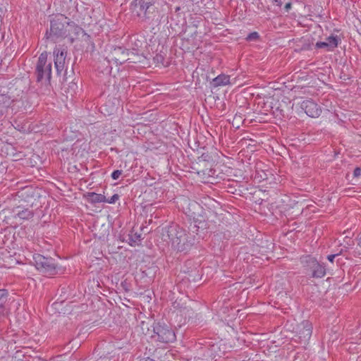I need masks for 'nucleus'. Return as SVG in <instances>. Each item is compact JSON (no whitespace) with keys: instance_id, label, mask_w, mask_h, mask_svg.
Segmentation results:
<instances>
[{"instance_id":"1","label":"nucleus","mask_w":361,"mask_h":361,"mask_svg":"<svg viewBox=\"0 0 361 361\" xmlns=\"http://www.w3.org/2000/svg\"><path fill=\"white\" fill-rule=\"evenodd\" d=\"M152 338L154 341L163 343H173L176 339L174 331L169 326L164 323H156L154 324Z\"/></svg>"},{"instance_id":"2","label":"nucleus","mask_w":361,"mask_h":361,"mask_svg":"<svg viewBox=\"0 0 361 361\" xmlns=\"http://www.w3.org/2000/svg\"><path fill=\"white\" fill-rule=\"evenodd\" d=\"M70 20L63 14H56L51 20L49 31L47 32V38L54 37L63 39L65 32L66 31V25L70 23Z\"/></svg>"},{"instance_id":"3","label":"nucleus","mask_w":361,"mask_h":361,"mask_svg":"<svg viewBox=\"0 0 361 361\" xmlns=\"http://www.w3.org/2000/svg\"><path fill=\"white\" fill-rule=\"evenodd\" d=\"M48 53L47 51L42 52L39 58L36 66V72L37 75V80L42 81L43 80L49 81L51 76V63L47 62Z\"/></svg>"},{"instance_id":"4","label":"nucleus","mask_w":361,"mask_h":361,"mask_svg":"<svg viewBox=\"0 0 361 361\" xmlns=\"http://www.w3.org/2000/svg\"><path fill=\"white\" fill-rule=\"evenodd\" d=\"M33 259L36 268L44 274L53 275L56 273V264L52 258L45 257L39 254H35L33 256Z\"/></svg>"},{"instance_id":"5","label":"nucleus","mask_w":361,"mask_h":361,"mask_svg":"<svg viewBox=\"0 0 361 361\" xmlns=\"http://www.w3.org/2000/svg\"><path fill=\"white\" fill-rule=\"evenodd\" d=\"M84 35V30L75 23L71 21L70 23L66 25V31L65 32L63 39H67L70 43H73Z\"/></svg>"},{"instance_id":"6","label":"nucleus","mask_w":361,"mask_h":361,"mask_svg":"<svg viewBox=\"0 0 361 361\" xmlns=\"http://www.w3.org/2000/svg\"><path fill=\"white\" fill-rule=\"evenodd\" d=\"M300 107L310 117L317 118L322 113L321 108L312 100H304L300 104Z\"/></svg>"},{"instance_id":"7","label":"nucleus","mask_w":361,"mask_h":361,"mask_svg":"<svg viewBox=\"0 0 361 361\" xmlns=\"http://www.w3.org/2000/svg\"><path fill=\"white\" fill-rule=\"evenodd\" d=\"M66 53L65 48L56 47L54 50V66L59 73H61L64 68Z\"/></svg>"},{"instance_id":"8","label":"nucleus","mask_w":361,"mask_h":361,"mask_svg":"<svg viewBox=\"0 0 361 361\" xmlns=\"http://www.w3.org/2000/svg\"><path fill=\"white\" fill-rule=\"evenodd\" d=\"M308 263L312 277L323 278L326 275L325 267L319 264L315 258L310 257Z\"/></svg>"},{"instance_id":"9","label":"nucleus","mask_w":361,"mask_h":361,"mask_svg":"<svg viewBox=\"0 0 361 361\" xmlns=\"http://www.w3.org/2000/svg\"><path fill=\"white\" fill-rule=\"evenodd\" d=\"M338 39L337 37L330 36L326 39L324 42H318L316 43L315 47L317 49H325L326 51H333L338 47Z\"/></svg>"},{"instance_id":"10","label":"nucleus","mask_w":361,"mask_h":361,"mask_svg":"<svg viewBox=\"0 0 361 361\" xmlns=\"http://www.w3.org/2000/svg\"><path fill=\"white\" fill-rule=\"evenodd\" d=\"M151 6L150 2L145 0H135L131 4V9L135 12L137 16L145 14L149 7Z\"/></svg>"},{"instance_id":"11","label":"nucleus","mask_w":361,"mask_h":361,"mask_svg":"<svg viewBox=\"0 0 361 361\" xmlns=\"http://www.w3.org/2000/svg\"><path fill=\"white\" fill-rule=\"evenodd\" d=\"M300 338L307 340L312 334V326L308 322H303L299 326Z\"/></svg>"},{"instance_id":"12","label":"nucleus","mask_w":361,"mask_h":361,"mask_svg":"<svg viewBox=\"0 0 361 361\" xmlns=\"http://www.w3.org/2000/svg\"><path fill=\"white\" fill-rule=\"evenodd\" d=\"M233 83L234 82L231 81L230 76L225 74L218 75L212 81L214 87L225 86Z\"/></svg>"},{"instance_id":"13","label":"nucleus","mask_w":361,"mask_h":361,"mask_svg":"<svg viewBox=\"0 0 361 361\" xmlns=\"http://www.w3.org/2000/svg\"><path fill=\"white\" fill-rule=\"evenodd\" d=\"M86 198L87 201L91 203H100L106 202V197L104 195L95 192H88L86 195Z\"/></svg>"},{"instance_id":"14","label":"nucleus","mask_w":361,"mask_h":361,"mask_svg":"<svg viewBox=\"0 0 361 361\" xmlns=\"http://www.w3.org/2000/svg\"><path fill=\"white\" fill-rule=\"evenodd\" d=\"M121 52V49H115L114 51L111 53V56L107 57L108 62L111 63L114 61L116 64H118V62L121 63L122 62L120 61V59L117 58V56Z\"/></svg>"},{"instance_id":"15","label":"nucleus","mask_w":361,"mask_h":361,"mask_svg":"<svg viewBox=\"0 0 361 361\" xmlns=\"http://www.w3.org/2000/svg\"><path fill=\"white\" fill-rule=\"evenodd\" d=\"M210 356L215 357L216 356H221L224 353H221L220 348L218 344H213L209 349Z\"/></svg>"},{"instance_id":"16","label":"nucleus","mask_w":361,"mask_h":361,"mask_svg":"<svg viewBox=\"0 0 361 361\" xmlns=\"http://www.w3.org/2000/svg\"><path fill=\"white\" fill-rule=\"evenodd\" d=\"M7 292L5 290H0V313L2 312L1 309L7 300Z\"/></svg>"},{"instance_id":"17","label":"nucleus","mask_w":361,"mask_h":361,"mask_svg":"<svg viewBox=\"0 0 361 361\" xmlns=\"http://www.w3.org/2000/svg\"><path fill=\"white\" fill-rule=\"evenodd\" d=\"M20 219H27L32 216V212L29 209H25L18 213Z\"/></svg>"},{"instance_id":"18","label":"nucleus","mask_w":361,"mask_h":361,"mask_svg":"<svg viewBox=\"0 0 361 361\" xmlns=\"http://www.w3.org/2000/svg\"><path fill=\"white\" fill-rule=\"evenodd\" d=\"M119 199V195L118 194L114 195L110 199H106V202L109 204L115 203Z\"/></svg>"},{"instance_id":"19","label":"nucleus","mask_w":361,"mask_h":361,"mask_svg":"<svg viewBox=\"0 0 361 361\" xmlns=\"http://www.w3.org/2000/svg\"><path fill=\"white\" fill-rule=\"evenodd\" d=\"M122 174L121 170H116L111 173V178L114 180H117Z\"/></svg>"},{"instance_id":"20","label":"nucleus","mask_w":361,"mask_h":361,"mask_svg":"<svg viewBox=\"0 0 361 361\" xmlns=\"http://www.w3.org/2000/svg\"><path fill=\"white\" fill-rule=\"evenodd\" d=\"M257 37H258V33L255 32H252V33L250 34L247 36V39L248 40H252V39H256Z\"/></svg>"},{"instance_id":"21","label":"nucleus","mask_w":361,"mask_h":361,"mask_svg":"<svg viewBox=\"0 0 361 361\" xmlns=\"http://www.w3.org/2000/svg\"><path fill=\"white\" fill-rule=\"evenodd\" d=\"M353 175L355 177H358L361 175V169L360 168H355L353 172Z\"/></svg>"},{"instance_id":"22","label":"nucleus","mask_w":361,"mask_h":361,"mask_svg":"<svg viewBox=\"0 0 361 361\" xmlns=\"http://www.w3.org/2000/svg\"><path fill=\"white\" fill-rule=\"evenodd\" d=\"M285 0H273V4L276 6H281Z\"/></svg>"},{"instance_id":"23","label":"nucleus","mask_w":361,"mask_h":361,"mask_svg":"<svg viewBox=\"0 0 361 361\" xmlns=\"http://www.w3.org/2000/svg\"><path fill=\"white\" fill-rule=\"evenodd\" d=\"M357 247L359 248L358 255H361V235L358 239Z\"/></svg>"},{"instance_id":"24","label":"nucleus","mask_w":361,"mask_h":361,"mask_svg":"<svg viewBox=\"0 0 361 361\" xmlns=\"http://www.w3.org/2000/svg\"><path fill=\"white\" fill-rule=\"evenodd\" d=\"M336 256V255H330L327 257V259L329 262H333Z\"/></svg>"},{"instance_id":"25","label":"nucleus","mask_w":361,"mask_h":361,"mask_svg":"<svg viewBox=\"0 0 361 361\" xmlns=\"http://www.w3.org/2000/svg\"><path fill=\"white\" fill-rule=\"evenodd\" d=\"M291 4L290 2H288L285 5V8L286 11H288L290 8Z\"/></svg>"},{"instance_id":"26","label":"nucleus","mask_w":361,"mask_h":361,"mask_svg":"<svg viewBox=\"0 0 361 361\" xmlns=\"http://www.w3.org/2000/svg\"><path fill=\"white\" fill-rule=\"evenodd\" d=\"M190 206H191L192 208H196L199 207V204L196 202L190 203Z\"/></svg>"},{"instance_id":"27","label":"nucleus","mask_w":361,"mask_h":361,"mask_svg":"<svg viewBox=\"0 0 361 361\" xmlns=\"http://www.w3.org/2000/svg\"><path fill=\"white\" fill-rule=\"evenodd\" d=\"M140 361H154V360L149 357H147V358H144V359L141 360Z\"/></svg>"},{"instance_id":"28","label":"nucleus","mask_w":361,"mask_h":361,"mask_svg":"<svg viewBox=\"0 0 361 361\" xmlns=\"http://www.w3.org/2000/svg\"><path fill=\"white\" fill-rule=\"evenodd\" d=\"M188 216H190V217H192L195 219V214H188Z\"/></svg>"},{"instance_id":"29","label":"nucleus","mask_w":361,"mask_h":361,"mask_svg":"<svg viewBox=\"0 0 361 361\" xmlns=\"http://www.w3.org/2000/svg\"><path fill=\"white\" fill-rule=\"evenodd\" d=\"M104 111H106V109H102V112L104 113Z\"/></svg>"}]
</instances>
